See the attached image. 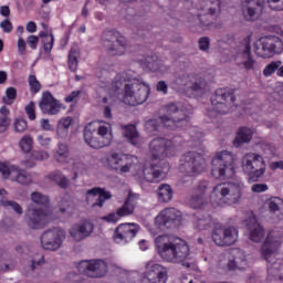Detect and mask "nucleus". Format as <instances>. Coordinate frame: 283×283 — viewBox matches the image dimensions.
<instances>
[{"mask_svg": "<svg viewBox=\"0 0 283 283\" xmlns=\"http://www.w3.org/2000/svg\"><path fill=\"white\" fill-rule=\"evenodd\" d=\"M180 143L172 139L157 137L149 144L151 160H159L157 164H151L149 168L144 169V178L147 182H163L169 174L170 166L165 158H174L178 154Z\"/></svg>", "mask_w": 283, "mask_h": 283, "instance_id": "1", "label": "nucleus"}, {"mask_svg": "<svg viewBox=\"0 0 283 283\" xmlns=\"http://www.w3.org/2000/svg\"><path fill=\"white\" fill-rule=\"evenodd\" d=\"M166 114L159 116L158 119H150L146 122L145 127L149 134H154V132H160V127H165V129H180L182 127H187L189 125V115L182 109L178 107L175 103L167 104L163 107Z\"/></svg>", "mask_w": 283, "mask_h": 283, "instance_id": "2", "label": "nucleus"}, {"mask_svg": "<svg viewBox=\"0 0 283 283\" xmlns=\"http://www.w3.org/2000/svg\"><path fill=\"white\" fill-rule=\"evenodd\" d=\"M155 244L158 255H160L165 262L178 264L185 262V260L189 258V245L187 244V241L180 238L169 241L167 240V237L159 235L155 240Z\"/></svg>", "mask_w": 283, "mask_h": 283, "instance_id": "3", "label": "nucleus"}, {"mask_svg": "<svg viewBox=\"0 0 283 283\" xmlns=\"http://www.w3.org/2000/svg\"><path fill=\"white\" fill-rule=\"evenodd\" d=\"M31 200L35 205H41L44 209L30 206L25 213L27 224L30 229H43L50 222V211H48L50 198L41 192H32Z\"/></svg>", "mask_w": 283, "mask_h": 283, "instance_id": "4", "label": "nucleus"}, {"mask_svg": "<svg viewBox=\"0 0 283 283\" xmlns=\"http://www.w3.org/2000/svg\"><path fill=\"white\" fill-rule=\"evenodd\" d=\"M211 176L218 180H227L235 176V156L229 150H222L212 158Z\"/></svg>", "mask_w": 283, "mask_h": 283, "instance_id": "5", "label": "nucleus"}, {"mask_svg": "<svg viewBox=\"0 0 283 283\" xmlns=\"http://www.w3.org/2000/svg\"><path fill=\"white\" fill-rule=\"evenodd\" d=\"M94 123L88 124L84 128V140L92 149H103L109 147L114 136L112 135V125L107 123L99 124L97 127V136H94L92 128Z\"/></svg>", "mask_w": 283, "mask_h": 283, "instance_id": "6", "label": "nucleus"}, {"mask_svg": "<svg viewBox=\"0 0 283 283\" xmlns=\"http://www.w3.org/2000/svg\"><path fill=\"white\" fill-rule=\"evenodd\" d=\"M244 189V184L242 182H223L217 185L213 190L211 198L217 196L219 201L217 207H222L223 205H238L242 198V191Z\"/></svg>", "mask_w": 283, "mask_h": 283, "instance_id": "7", "label": "nucleus"}, {"mask_svg": "<svg viewBox=\"0 0 283 283\" xmlns=\"http://www.w3.org/2000/svg\"><path fill=\"white\" fill-rule=\"evenodd\" d=\"M151 87L145 82H129L124 85L123 101L126 105L136 107V105H143L149 98Z\"/></svg>", "mask_w": 283, "mask_h": 283, "instance_id": "8", "label": "nucleus"}, {"mask_svg": "<svg viewBox=\"0 0 283 283\" xmlns=\"http://www.w3.org/2000/svg\"><path fill=\"white\" fill-rule=\"evenodd\" d=\"M242 171L249 176V180L258 182L266 171L264 157L255 153H248L241 159Z\"/></svg>", "mask_w": 283, "mask_h": 283, "instance_id": "9", "label": "nucleus"}, {"mask_svg": "<svg viewBox=\"0 0 283 283\" xmlns=\"http://www.w3.org/2000/svg\"><path fill=\"white\" fill-rule=\"evenodd\" d=\"M254 52L260 59H273L283 52V42L280 36L269 35L254 43Z\"/></svg>", "mask_w": 283, "mask_h": 283, "instance_id": "10", "label": "nucleus"}, {"mask_svg": "<svg viewBox=\"0 0 283 283\" xmlns=\"http://www.w3.org/2000/svg\"><path fill=\"white\" fill-rule=\"evenodd\" d=\"M179 169L186 176L193 178V176H200L207 169V160L201 154L188 151L181 156Z\"/></svg>", "mask_w": 283, "mask_h": 283, "instance_id": "11", "label": "nucleus"}, {"mask_svg": "<svg viewBox=\"0 0 283 283\" xmlns=\"http://www.w3.org/2000/svg\"><path fill=\"white\" fill-rule=\"evenodd\" d=\"M107 165L116 171V174H129V171H138L140 165H138V158L136 156L123 155L118 153H112L107 157Z\"/></svg>", "mask_w": 283, "mask_h": 283, "instance_id": "12", "label": "nucleus"}, {"mask_svg": "<svg viewBox=\"0 0 283 283\" xmlns=\"http://www.w3.org/2000/svg\"><path fill=\"white\" fill-rule=\"evenodd\" d=\"M102 41L109 56H123L127 52V39L116 30L105 31Z\"/></svg>", "mask_w": 283, "mask_h": 283, "instance_id": "13", "label": "nucleus"}, {"mask_svg": "<svg viewBox=\"0 0 283 283\" xmlns=\"http://www.w3.org/2000/svg\"><path fill=\"white\" fill-rule=\"evenodd\" d=\"M222 0H202L201 6L197 9L201 10V13L197 15L199 25L202 30H209L213 22L220 14V6Z\"/></svg>", "mask_w": 283, "mask_h": 283, "instance_id": "14", "label": "nucleus"}, {"mask_svg": "<svg viewBox=\"0 0 283 283\" xmlns=\"http://www.w3.org/2000/svg\"><path fill=\"white\" fill-rule=\"evenodd\" d=\"M235 103V93L233 90L218 88L211 96L212 112L216 114H229L230 105Z\"/></svg>", "mask_w": 283, "mask_h": 283, "instance_id": "15", "label": "nucleus"}, {"mask_svg": "<svg viewBox=\"0 0 283 283\" xmlns=\"http://www.w3.org/2000/svg\"><path fill=\"white\" fill-rule=\"evenodd\" d=\"M182 212L176 208H165L155 218L157 229H178L182 224Z\"/></svg>", "mask_w": 283, "mask_h": 283, "instance_id": "16", "label": "nucleus"}, {"mask_svg": "<svg viewBox=\"0 0 283 283\" xmlns=\"http://www.w3.org/2000/svg\"><path fill=\"white\" fill-rule=\"evenodd\" d=\"M169 271L167 268L149 261L146 264V271L140 275L139 283H167Z\"/></svg>", "mask_w": 283, "mask_h": 283, "instance_id": "17", "label": "nucleus"}, {"mask_svg": "<svg viewBox=\"0 0 283 283\" xmlns=\"http://www.w3.org/2000/svg\"><path fill=\"white\" fill-rule=\"evenodd\" d=\"M0 174L4 180L10 178L12 182L18 185H31L32 176L29 175L28 170L20 169L17 166H8V164L0 161Z\"/></svg>", "mask_w": 283, "mask_h": 283, "instance_id": "18", "label": "nucleus"}, {"mask_svg": "<svg viewBox=\"0 0 283 283\" xmlns=\"http://www.w3.org/2000/svg\"><path fill=\"white\" fill-rule=\"evenodd\" d=\"M63 240H65V230L61 228H53L51 230H46L41 235L40 242L45 251H56L61 249Z\"/></svg>", "mask_w": 283, "mask_h": 283, "instance_id": "19", "label": "nucleus"}, {"mask_svg": "<svg viewBox=\"0 0 283 283\" xmlns=\"http://www.w3.org/2000/svg\"><path fill=\"white\" fill-rule=\"evenodd\" d=\"M77 270L86 277H103L107 273V263L103 260L81 261L77 263Z\"/></svg>", "mask_w": 283, "mask_h": 283, "instance_id": "20", "label": "nucleus"}, {"mask_svg": "<svg viewBox=\"0 0 283 283\" xmlns=\"http://www.w3.org/2000/svg\"><path fill=\"white\" fill-rule=\"evenodd\" d=\"M212 241L217 247H232L238 242V229L234 227L214 229Z\"/></svg>", "mask_w": 283, "mask_h": 283, "instance_id": "21", "label": "nucleus"}, {"mask_svg": "<svg viewBox=\"0 0 283 283\" xmlns=\"http://www.w3.org/2000/svg\"><path fill=\"white\" fill-rule=\"evenodd\" d=\"M140 227L136 223H122L114 232L113 240L116 244H127L135 235H138Z\"/></svg>", "mask_w": 283, "mask_h": 283, "instance_id": "22", "label": "nucleus"}, {"mask_svg": "<svg viewBox=\"0 0 283 283\" xmlns=\"http://www.w3.org/2000/svg\"><path fill=\"white\" fill-rule=\"evenodd\" d=\"M234 61L239 67H243V70H255V65H258V61L251 53V43L245 42V44L241 45L239 52L237 53Z\"/></svg>", "mask_w": 283, "mask_h": 283, "instance_id": "23", "label": "nucleus"}, {"mask_svg": "<svg viewBox=\"0 0 283 283\" xmlns=\"http://www.w3.org/2000/svg\"><path fill=\"white\" fill-rule=\"evenodd\" d=\"M265 0H241L245 21H255L264 12Z\"/></svg>", "mask_w": 283, "mask_h": 283, "instance_id": "24", "label": "nucleus"}, {"mask_svg": "<svg viewBox=\"0 0 283 283\" xmlns=\"http://www.w3.org/2000/svg\"><path fill=\"white\" fill-rule=\"evenodd\" d=\"M179 81H181L182 85L188 87V90H191L193 94H205L207 82H205V78L200 75L196 73L182 74Z\"/></svg>", "mask_w": 283, "mask_h": 283, "instance_id": "25", "label": "nucleus"}, {"mask_svg": "<svg viewBox=\"0 0 283 283\" xmlns=\"http://www.w3.org/2000/svg\"><path fill=\"white\" fill-rule=\"evenodd\" d=\"M129 81V77H127V73H119L115 76L113 82L105 81V80H98L97 85L102 90H106L109 94H113V96H118L120 94V88L123 87V83Z\"/></svg>", "mask_w": 283, "mask_h": 283, "instance_id": "26", "label": "nucleus"}, {"mask_svg": "<svg viewBox=\"0 0 283 283\" xmlns=\"http://www.w3.org/2000/svg\"><path fill=\"white\" fill-rule=\"evenodd\" d=\"M39 107L42 114H48L49 116H55L61 112V104L50 92L43 93Z\"/></svg>", "mask_w": 283, "mask_h": 283, "instance_id": "27", "label": "nucleus"}, {"mask_svg": "<svg viewBox=\"0 0 283 283\" xmlns=\"http://www.w3.org/2000/svg\"><path fill=\"white\" fill-rule=\"evenodd\" d=\"M94 233V224L90 221L75 223L70 229V235L75 242H81Z\"/></svg>", "mask_w": 283, "mask_h": 283, "instance_id": "28", "label": "nucleus"}, {"mask_svg": "<svg viewBox=\"0 0 283 283\" xmlns=\"http://www.w3.org/2000/svg\"><path fill=\"white\" fill-rule=\"evenodd\" d=\"M277 249H280V241H277V239L273 237V232L270 231L261 247V256L265 262H271V256L275 255Z\"/></svg>", "mask_w": 283, "mask_h": 283, "instance_id": "29", "label": "nucleus"}, {"mask_svg": "<svg viewBox=\"0 0 283 283\" xmlns=\"http://www.w3.org/2000/svg\"><path fill=\"white\" fill-rule=\"evenodd\" d=\"M137 206H138V195L129 192L124 205L116 210L117 216H119V218H127V216H132V213H134Z\"/></svg>", "mask_w": 283, "mask_h": 283, "instance_id": "30", "label": "nucleus"}, {"mask_svg": "<svg viewBox=\"0 0 283 283\" xmlns=\"http://www.w3.org/2000/svg\"><path fill=\"white\" fill-rule=\"evenodd\" d=\"M250 240L252 242H262L264 240V235L266 233L264 232V227L262 224L258 223V220L250 219L247 223Z\"/></svg>", "mask_w": 283, "mask_h": 283, "instance_id": "31", "label": "nucleus"}, {"mask_svg": "<svg viewBox=\"0 0 283 283\" xmlns=\"http://www.w3.org/2000/svg\"><path fill=\"white\" fill-rule=\"evenodd\" d=\"M198 193L191 196L189 205L192 209H205L207 207V199L205 198V191H207V184H200L197 189Z\"/></svg>", "mask_w": 283, "mask_h": 283, "instance_id": "32", "label": "nucleus"}, {"mask_svg": "<svg viewBox=\"0 0 283 283\" xmlns=\"http://www.w3.org/2000/svg\"><path fill=\"white\" fill-rule=\"evenodd\" d=\"M193 224L198 231H205V229H209V227L213 224V218L209 214H205L203 211H199L195 214Z\"/></svg>", "mask_w": 283, "mask_h": 283, "instance_id": "33", "label": "nucleus"}, {"mask_svg": "<svg viewBox=\"0 0 283 283\" xmlns=\"http://www.w3.org/2000/svg\"><path fill=\"white\" fill-rule=\"evenodd\" d=\"M86 196H98L96 202L92 205V207H103L105 205V200H109L112 198V193L109 191H105V189L95 187L86 191Z\"/></svg>", "mask_w": 283, "mask_h": 283, "instance_id": "34", "label": "nucleus"}, {"mask_svg": "<svg viewBox=\"0 0 283 283\" xmlns=\"http://www.w3.org/2000/svg\"><path fill=\"white\" fill-rule=\"evenodd\" d=\"M251 138H253V130L249 127H240L233 145L234 147H240L244 143H251Z\"/></svg>", "mask_w": 283, "mask_h": 283, "instance_id": "35", "label": "nucleus"}, {"mask_svg": "<svg viewBox=\"0 0 283 283\" xmlns=\"http://www.w3.org/2000/svg\"><path fill=\"white\" fill-rule=\"evenodd\" d=\"M249 263L247 262V254L242 250H239V256H235L233 260L228 262V269L230 271H235L239 269L240 271L247 269Z\"/></svg>", "mask_w": 283, "mask_h": 283, "instance_id": "36", "label": "nucleus"}, {"mask_svg": "<svg viewBox=\"0 0 283 283\" xmlns=\"http://www.w3.org/2000/svg\"><path fill=\"white\" fill-rule=\"evenodd\" d=\"M157 198L159 202H171L174 198V189L168 184L159 185L157 189Z\"/></svg>", "mask_w": 283, "mask_h": 283, "instance_id": "37", "label": "nucleus"}, {"mask_svg": "<svg viewBox=\"0 0 283 283\" xmlns=\"http://www.w3.org/2000/svg\"><path fill=\"white\" fill-rule=\"evenodd\" d=\"M39 36L40 39H42L44 53L48 55L52 54V50L54 48V34L46 31H42L39 33Z\"/></svg>", "mask_w": 283, "mask_h": 283, "instance_id": "38", "label": "nucleus"}, {"mask_svg": "<svg viewBox=\"0 0 283 283\" xmlns=\"http://www.w3.org/2000/svg\"><path fill=\"white\" fill-rule=\"evenodd\" d=\"M50 178L51 180H54L61 189H67V187H70V179L59 170L52 172Z\"/></svg>", "mask_w": 283, "mask_h": 283, "instance_id": "39", "label": "nucleus"}, {"mask_svg": "<svg viewBox=\"0 0 283 283\" xmlns=\"http://www.w3.org/2000/svg\"><path fill=\"white\" fill-rule=\"evenodd\" d=\"M124 136L127 138L128 143L132 145H136L138 140V130L136 129L135 125H127L124 126Z\"/></svg>", "mask_w": 283, "mask_h": 283, "instance_id": "40", "label": "nucleus"}, {"mask_svg": "<svg viewBox=\"0 0 283 283\" xmlns=\"http://www.w3.org/2000/svg\"><path fill=\"white\" fill-rule=\"evenodd\" d=\"M67 158H70V148L66 144H60L57 151L54 154V159L57 163H67Z\"/></svg>", "mask_w": 283, "mask_h": 283, "instance_id": "41", "label": "nucleus"}, {"mask_svg": "<svg viewBox=\"0 0 283 283\" xmlns=\"http://www.w3.org/2000/svg\"><path fill=\"white\" fill-rule=\"evenodd\" d=\"M78 50L76 48H72L69 52V57H67V65L69 70L71 72H74L78 67Z\"/></svg>", "mask_w": 283, "mask_h": 283, "instance_id": "42", "label": "nucleus"}, {"mask_svg": "<svg viewBox=\"0 0 283 283\" xmlns=\"http://www.w3.org/2000/svg\"><path fill=\"white\" fill-rule=\"evenodd\" d=\"M146 61L150 72H163V62L158 59V55L148 56Z\"/></svg>", "mask_w": 283, "mask_h": 283, "instance_id": "43", "label": "nucleus"}, {"mask_svg": "<svg viewBox=\"0 0 283 283\" xmlns=\"http://www.w3.org/2000/svg\"><path fill=\"white\" fill-rule=\"evenodd\" d=\"M19 146L24 154H30L34 147V139L30 135H24L19 142Z\"/></svg>", "mask_w": 283, "mask_h": 283, "instance_id": "44", "label": "nucleus"}, {"mask_svg": "<svg viewBox=\"0 0 283 283\" xmlns=\"http://www.w3.org/2000/svg\"><path fill=\"white\" fill-rule=\"evenodd\" d=\"M280 65H282L281 60L272 61L264 67L263 75L266 76L268 78H269V76H273V74H276V76H277V70H279Z\"/></svg>", "mask_w": 283, "mask_h": 283, "instance_id": "45", "label": "nucleus"}, {"mask_svg": "<svg viewBox=\"0 0 283 283\" xmlns=\"http://www.w3.org/2000/svg\"><path fill=\"white\" fill-rule=\"evenodd\" d=\"M28 83H29V87H30V92L31 94H39V92H41V82H39V80L36 78V75L32 74L29 75L28 77Z\"/></svg>", "mask_w": 283, "mask_h": 283, "instance_id": "46", "label": "nucleus"}, {"mask_svg": "<svg viewBox=\"0 0 283 283\" xmlns=\"http://www.w3.org/2000/svg\"><path fill=\"white\" fill-rule=\"evenodd\" d=\"M14 101H17V88L8 87L6 91V96L2 97V103L4 105H14Z\"/></svg>", "mask_w": 283, "mask_h": 283, "instance_id": "47", "label": "nucleus"}, {"mask_svg": "<svg viewBox=\"0 0 283 283\" xmlns=\"http://www.w3.org/2000/svg\"><path fill=\"white\" fill-rule=\"evenodd\" d=\"M280 271H283V260L277 259L272 262V280H282Z\"/></svg>", "mask_w": 283, "mask_h": 283, "instance_id": "48", "label": "nucleus"}, {"mask_svg": "<svg viewBox=\"0 0 283 283\" xmlns=\"http://www.w3.org/2000/svg\"><path fill=\"white\" fill-rule=\"evenodd\" d=\"M0 205H2V207H11L18 216H23V208H21V205L17 203V201L1 200Z\"/></svg>", "mask_w": 283, "mask_h": 283, "instance_id": "49", "label": "nucleus"}, {"mask_svg": "<svg viewBox=\"0 0 283 283\" xmlns=\"http://www.w3.org/2000/svg\"><path fill=\"white\" fill-rule=\"evenodd\" d=\"M24 112H25L29 120H36V104H34V102H30L24 107Z\"/></svg>", "mask_w": 283, "mask_h": 283, "instance_id": "50", "label": "nucleus"}, {"mask_svg": "<svg viewBox=\"0 0 283 283\" xmlns=\"http://www.w3.org/2000/svg\"><path fill=\"white\" fill-rule=\"evenodd\" d=\"M14 132L18 134H23L28 129V122L23 118H17L13 124Z\"/></svg>", "mask_w": 283, "mask_h": 283, "instance_id": "51", "label": "nucleus"}, {"mask_svg": "<svg viewBox=\"0 0 283 283\" xmlns=\"http://www.w3.org/2000/svg\"><path fill=\"white\" fill-rule=\"evenodd\" d=\"M282 205H283L282 198L272 197L269 203V209L270 211H273V213H275V211H280V207H282Z\"/></svg>", "mask_w": 283, "mask_h": 283, "instance_id": "52", "label": "nucleus"}, {"mask_svg": "<svg viewBox=\"0 0 283 283\" xmlns=\"http://www.w3.org/2000/svg\"><path fill=\"white\" fill-rule=\"evenodd\" d=\"M193 142L200 140V138H205V133L200 132V129L196 126H192L188 129Z\"/></svg>", "mask_w": 283, "mask_h": 283, "instance_id": "53", "label": "nucleus"}, {"mask_svg": "<svg viewBox=\"0 0 283 283\" xmlns=\"http://www.w3.org/2000/svg\"><path fill=\"white\" fill-rule=\"evenodd\" d=\"M73 169H74V176H73V180H76V178H78V174H83V171H85V164L78 161L75 163L73 165Z\"/></svg>", "mask_w": 283, "mask_h": 283, "instance_id": "54", "label": "nucleus"}, {"mask_svg": "<svg viewBox=\"0 0 283 283\" xmlns=\"http://www.w3.org/2000/svg\"><path fill=\"white\" fill-rule=\"evenodd\" d=\"M10 117H0V134H6L8 127H10Z\"/></svg>", "mask_w": 283, "mask_h": 283, "instance_id": "55", "label": "nucleus"}, {"mask_svg": "<svg viewBox=\"0 0 283 283\" xmlns=\"http://www.w3.org/2000/svg\"><path fill=\"white\" fill-rule=\"evenodd\" d=\"M251 189L253 193H264V191H269V186L266 184H254Z\"/></svg>", "mask_w": 283, "mask_h": 283, "instance_id": "56", "label": "nucleus"}, {"mask_svg": "<svg viewBox=\"0 0 283 283\" xmlns=\"http://www.w3.org/2000/svg\"><path fill=\"white\" fill-rule=\"evenodd\" d=\"M27 43L31 50H36L39 48V36L36 35H29L27 38Z\"/></svg>", "mask_w": 283, "mask_h": 283, "instance_id": "57", "label": "nucleus"}, {"mask_svg": "<svg viewBox=\"0 0 283 283\" xmlns=\"http://www.w3.org/2000/svg\"><path fill=\"white\" fill-rule=\"evenodd\" d=\"M0 28L3 30L6 34H10V32H12L13 30L12 22L8 19L3 20L0 23Z\"/></svg>", "mask_w": 283, "mask_h": 283, "instance_id": "58", "label": "nucleus"}, {"mask_svg": "<svg viewBox=\"0 0 283 283\" xmlns=\"http://www.w3.org/2000/svg\"><path fill=\"white\" fill-rule=\"evenodd\" d=\"M209 45L210 40L208 36H203L199 40V50H201L202 52H207V50H209Z\"/></svg>", "mask_w": 283, "mask_h": 283, "instance_id": "59", "label": "nucleus"}, {"mask_svg": "<svg viewBox=\"0 0 283 283\" xmlns=\"http://www.w3.org/2000/svg\"><path fill=\"white\" fill-rule=\"evenodd\" d=\"M72 123H73L72 117H64L59 120L57 126L64 129H70Z\"/></svg>", "mask_w": 283, "mask_h": 283, "instance_id": "60", "label": "nucleus"}, {"mask_svg": "<svg viewBox=\"0 0 283 283\" xmlns=\"http://www.w3.org/2000/svg\"><path fill=\"white\" fill-rule=\"evenodd\" d=\"M39 145H41L42 147H48L50 145V143H52V138L45 136V135H39L36 138Z\"/></svg>", "mask_w": 283, "mask_h": 283, "instance_id": "61", "label": "nucleus"}, {"mask_svg": "<svg viewBox=\"0 0 283 283\" xmlns=\"http://www.w3.org/2000/svg\"><path fill=\"white\" fill-rule=\"evenodd\" d=\"M103 220H105L106 222H118V220H120V217L118 216V212H113V213H108L107 216H105L103 218Z\"/></svg>", "mask_w": 283, "mask_h": 283, "instance_id": "62", "label": "nucleus"}, {"mask_svg": "<svg viewBox=\"0 0 283 283\" xmlns=\"http://www.w3.org/2000/svg\"><path fill=\"white\" fill-rule=\"evenodd\" d=\"M56 134L59 138H67L70 129L63 128L62 126H57Z\"/></svg>", "mask_w": 283, "mask_h": 283, "instance_id": "63", "label": "nucleus"}, {"mask_svg": "<svg viewBox=\"0 0 283 283\" xmlns=\"http://www.w3.org/2000/svg\"><path fill=\"white\" fill-rule=\"evenodd\" d=\"M18 51L19 54H25V40L23 38H19L18 40Z\"/></svg>", "mask_w": 283, "mask_h": 283, "instance_id": "64", "label": "nucleus"}]
</instances>
